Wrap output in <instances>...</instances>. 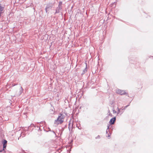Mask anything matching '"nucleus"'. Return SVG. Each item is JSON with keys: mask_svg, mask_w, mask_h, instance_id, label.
Wrapping results in <instances>:
<instances>
[{"mask_svg": "<svg viewBox=\"0 0 153 153\" xmlns=\"http://www.w3.org/2000/svg\"><path fill=\"white\" fill-rule=\"evenodd\" d=\"M65 117V115L63 114L60 113L57 119L54 121V123L57 125L62 124L64 122Z\"/></svg>", "mask_w": 153, "mask_h": 153, "instance_id": "obj_1", "label": "nucleus"}, {"mask_svg": "<svg viewBox=\"0 0 153 153\" xmlns=\"http://www.w3.org/2000/svg\"><path fill=\"white\" fill-rule=\"evenodd\" d=\"M116 92L118 94H120L121 95L126 94V93L124 90H122L118 89L116 90Z\"/></svg>", "mask_w": 153, "mask_h": 153, "instance_id": "obj_2", "label": "nucleus"}, {"mask_svg": "<svg viewBox=\"0 0 153 153\" xmlns=\"http://www.w3.org/2000/svg\"><path fill=\"white\" fill-rule=\"evenodd\" d=\"M62 9V7L61 5L59 4L58 6L56 9V13H59L60 12Z\"/></svg>", "mask_w": 153, "mask_h": 153, "instance_id": "obj_3", "label": "nucleus"}, {"mask_svg": "<svg viewBox=\"0 0 153 153\" xmlns=\"http://www.w3.org/2000/svg\"><path fill=\"white\" fill-rule=\"evenodd\" d=\"M116 120V117H114L113 118H111L110 121L109 123L111 125L114 124V123L115 122Z\"/></svg>", "mask_w": 153, "mask_h": 153, "instance_id": "obj_4", "label": "nucleus"}, {"mask_svg": "<svg viewBox=\"0 0 153 153\" xmlns=\"http://www.w3.org/2000/svg\"><path fill=\"white\" fill-rule=\"evenodd\" d=\"M52 6L51 4H49L45 8V10L46 13H47V10H48L49 9H51L52 8Z\"/></svg>", "mask_w": 153, "mask_h": 153, "instance_id": "obj_5", "label": "nucleus"}, {"mask_svg": "<svg viewBox=\"0 0 153 153\" xmlns=\"http://www.w3.org/2000/svg\"><path fill=\"white\" fill-rule=\"evenodd\" d=\"M118 110L117 112V114H120V115H121L123 113V112H121L120 111V110H121L122 108L119 109L118 108H117Z\"/></svg>", "mask_w": 153, "mask_h": 153, "instance_id": "obj_6", "label": "nucleus"}, {"mask_svg": "<svg viewBox=\"0 0 153 153\" xmlns=\"http://www.w3.org/2000/svg\"><path fill=\"white\" fill-rule=\"evenodd\" d=\"M23 91V88L22 87H21L20 88V91H19V94L20 95L21 94L22 92Z\"/></svg>", "mask_w": 153, "mask_h": 153, "instance_id": "obj_7", "label": "nucleus"}, {"mask_svg": "<svg viewBox=\"0 0 153 153\" xmlns=\"http://www.w3.org/2000/svg\"><path fill=\"white\" fill-rule=\"evenodd\" d=\"M4 10V7H1V14L2 13H3V11Z\"/></svg>", "mask_w": 153, "mask_h": 153, "instance_id": "obj_8", "label": "nucleus"}, {"mask_svg": "<svg viewBox=\"0 0 153 153\" xmlns=\"http://www.w3.org/2000/svg\"><path fill=\"white\" fill-rule=\"evenodd\" d=\"M109 126H108V128L106 130V134H108V132L109 131Z\"/></svg>", "mask_w": 153, "mask_h": 153, "instance_id": "obj_9", "label": "nucleus"}, {"mask_svg": "<svg viewBox=\"0 0 153 153\" xmlns=\"http://www.w3.org/2000/svg\"><path fill=\"white\" fill-rule=\"evenodd\" d=\"M83 73H82V74H84L85 73H86V72L87 71V69H86V68H85V69L84 70H83Z\"/></svg>", "mask_w": 153, "mask_h": 153, "instance_id": "obj_10", "label": "nucleus"}, {"mask_svg": "<svg viewBox=\"0 0 153 153\" xmlns=\"http://www.w3.org/2000/svg\"><path fill=\"white\" fill-rule=\"evenodd\" d=\"M100 136L98 135L97 137H95L96 139H100Z\"/></svg>", "mask_w": 153, "mask_h": 153, "instance_id": "obj_11", "label": "nucleus"}, {"mask_svg": "<svg viewBox=\"0 0 153 153\" xmlns=\"http://www.w3.org/2000/svg\"><path fill=\"white\" fill-rule=\"evenodd\" d=\"M129 106V105H127L126 106H125L124 107V108L123 109V110H125L126 109V108Z\"/></svg>", "mask_w": 153, "mask_h": 153, "instance_id": "obj_12", "label": "nucleus"}, {"mask_svg": "<svg viewBox=\"0 0 153 153\" xmlns=\"http://www.w3.org/2000/svg\"><path fill=\"white\" fill-rule=\"evenodd\" d=\"M113 113H117V111H115L114 109H113Z\"/></svg>", "mask_w": 153, "mask_h": 153, "instance_id": "obj_13", "label": "nucleus"}, {"mask_svg": "<svg viewBox=\"0 0 153 153\" xmlns=\"http://www.w3.org/2000/svg\"><path fill=\"white\" fill-rule=\"evenodd\" d=\"M52 132H53V133L55 135H56V134H55V132H54L53 131H52Z\"/></svg>", "mask_w": 153, "mask_h": 153, "instance_id": "obj_14", "label": "nucleus"}, {"mask_svg": "<svg viewBox=\"0 0 153 153\" xmlns=\"http://www.w3.org/2000/svg\"><path fill=\"white\" fill-rule=\"evenodd\" d=\"M108 113H109V115H110V114H111V113L109 111Z\"/></svg>", "mask_w": 153, "mask_h": 153, "instance_id": "obj_15", "label": "nucleus"}, {"mask_svg": "<svg viewBox=\"0 0 153 153\" xmlns=\"http://www.w3.org/2000/svg\"><path fill=\"white\" fill-rule=\"evenodd\" d=\"M70 124H71V123H70L69 124V127H68V128H69V130L70 129V128H69V126H70Z\"/></svg>", "mask_w": 153, "mask_h": 153, "instance_id": "obj_16", "label": "nucleus"}, {"mask_svg": "<svg viewBox=\"0 0 153 153\" xmlns=\"http://www.w3.org/2000/svg\"><path fill=\"white\" fill-rule=\"evenodd\" d=\"M59 4H60L61 5V3H60Z\"/></svg>", "mask_w": 153, "mask_h": 153, "instance_id": "obj_17", "label": "nucleus"}, {"mask_svg": "<svg viewBox=\"0 0 153 153\" xmlns=\"http://www.w3.org/2000/svg\"><path fill=\"white\" fill-rule=\"evenodd\" d=\"M82 73H83V71Z\"/></svg>", "mask_w": 153, "mask_h": 153, "instance_id": "obj_18", "label": "nucleus"}, {"mask_svg": "<svg viewBox=\"0 0 153 153\" xmlns=\"http://www.w3.org/2000/svg\"><path fill=\"white\" fill-rule=\"evenodd\" d=\"M50 131H51V130H50Z\"/></svg>", "mask_w": 153, "mask_h": 153, "instance_id": "obj_19", "label": "nucleus"}]
</instances>
